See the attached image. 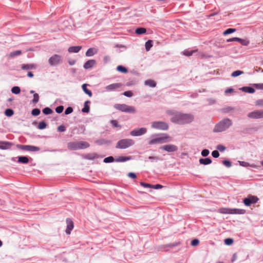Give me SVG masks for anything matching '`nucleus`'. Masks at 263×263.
Here are the masks:
<instances>
[{"mask_svg":"<svg viewBox=\"0 0 263 263\" xmlns=\"http://www.w3.org/2000/svg\"><path fill=\"white\" fill-rule=\"evenodd\" d=\"M193 119L194 117L192 115L178 112L174 115L171 121L177 124H183L190 123Z\"/></svg>","mask_w":263,"mask_h":263,"instance_id":"obj_1","label":"nucleus"},{"mask_svg":"<svg viewBox=\"0 0 263 263\" xmlns=\"http://www.w3.org/2000/svg\"><path fill=\"white\" fill-rule=\"evenodd\" d=\"M232 124V122L230 119H224L215 125L213 132L215 133L222 132L231 126Z\"/></svg>","mask_w":263,"mask_h":263,"instance_id":"obj_2","label":"nucleus"},{"mask_svg":"<svg viewBox=\"0 0 263 263\" xmlns=\"http://www.w3.org/2000/svg\"><path fill=\"white\" fill-rule=\"evenodd\" d=\"M134 144V141L130 139H124L119 140L116 144V148L119 149L127 148Z\"/></svg>","mask_w":263,"mask_h":263,"instance_id":"obj_3","label":"nucleus"},{"mask_svg":"<svg viewBox=\"0 0 263 263\" xmlns=\"http://www.w3.org/2000/svg\"><path fill=\"white\" fill-rule=\"evenodd\" d=\"M114 107L122 112L128 113H135L136 112V109L134 106H128L125 104H117L114 105Z\"/></svg>","mask_w":263,"mask_h":263,"instance_id":"obj_4","label":"nucleus"},{"mask_svg":"<svg viewBox=\"0 0 263 263\" xmlns=\"http://www.w3.org/2000/svg\"><path fill=\"white\" fill-rule=\"evenodd\" d=\"M172 140V138L168 136L167 135L164 134L163 136L160 137H158L155 139H153L149 141L148 144L150 145L153 144H157L159 143H162L164 142H166L170 141Z\"/></svg>","mask_w":263,"mask_h":263,"instance_id":"obj_5","label":"nucleus"},{"mask_svg":"<svg viewBox=\"0 0 263 263\" xmlns=\"http://www.w3.org/2000/svg\"><path fill=\"white\" fill-rule=\"evenodd\" d=\"M219 212L222 214H243L245 211L237 209L222 208L219 210Z\"/></svg>","mask_w":263,"mask_h":263,"instance_id":"obj_6","label":"nucleus"},{"mask_svg":"<svg viewBox=\"0 0 263 263\" xmlns=\"http://www.w3.org/2000/svg\"><path fill=\"white\" fill-rule=\"evenodd\" d=\"M152 127L160 130H167L168 128V125L163 121H156L152 123Z\"/></svg>","mask_w":263,"mask_h":263,"instance_id":"obj_7","label":"nucleus"},{"mask_svg":"<svg viewBox=\"0 0 263 263\" xmlns=\"http://www.w3.org/2000/svg\"><path fill=\"white\" fill-rule=\"evenodd\" d=\"M62 57L58 54H54L51 56L48 60V62L51 66H56L62 62Z\"/></svg>","mask_w":263,"mask_h":263,"instance_id":"obj_8","label":"nucleus"},{"mask_svg":"<svg viewBox=\"0 0 263 263\" xmlns=\"http://www.w3.org/2000/svg\"><path fill=\"white\" fill-rule=\"evenodd\" d=\"M17 147L22 150L27 151H29V152H37L40 150V147L35 146H32V145L18 144L17 145Z\"/></svg>","mask_w":263,"mask_h":263,"instance_id":"obj_9","label":"nucleus"},{"mask_svg":"<svg viewBox=\"0 0 263 263\" xmlns=\"http://www.w3.org/2000/svg\"><path fill=\"white\" fill-rule=\"evenodd\" d=\"M258 200V198L257 197L249 195L247 198H246L243 199V202L246 206H250L251 204L256 203Z\"/></svg>","mask_w":263,"mask_h":263,"instance_id":"obj_10","label":"nucleus"},{"mask_svg":"<svg viewBox=\"0 0 263 263\" xmlns=\"http://www.w3.org/2000/svg\"><path fill=\"white\" fill-rule=\"evenodd\" d=\"M248 117L251 119L263 118V109L256 110L248 114Z\"/></svg>","mask_w":263,"mask_h":263,"instance_id":"obj_11","label":"nucleus"},{"mask_svg":"<svg viewBox=\"0 0 263 263\" xmlns=\"http://www.w3.org/2000/svg\"><path fill=\"white\" fill-rule=\"evenodd\" d=\"M146 132L147 129L146 128L142 127L131 131L130 134L133 136H139L144 135Z\"/></svg>","mask_w":263,"mask_h":263,"instance_id":"obj_12","label":"nucleus"},{"mask_svg":"<svg viewBox=\"0 0 263 263\" xmlns=\"http://www.w3.org/2000/svg\"><path fill=\"white\" fill-rule=\"evenodd\" d=\"M161 149L164 150L168 152H173L177 150V147L173 144H168L162 146L160 147Z\"/></svg>","mask_w":263,"mask_h":263,"instance_id":"obj_13","label":"nucleus"},{"mask_svg":"<svg viewBox=\"0 0 263 263\" xmlns=\"http://www.w3.org/2000/svg\"><path fill=\"white\" fill-rule=\"evenodd\" d=\"M66 223L67 228L65 232L67 234H70L71 233V231L73 229V222L71 219L67 218L66 219Z\"/></svg>","mask_w":263,"mask_h":263,"instance_id":"obj_14","label":"nucleus"},{"mask_svg":"<svg viewBox=\"0 0 263 263\" xmlns=\"http://www.w3.org/2000/svg\"><path fill=\"white\" fill-rule=\"evenodd\" d=\"M121 86L122 84L121 83H114L107 86L105 89L108 91H113L119 89Z\"/></svg>","mask_w":263,"mask_h":263,"instance_id":"obj_15","label":"nucleus"},{"mask_svg":"<svg viewBox=\"0 0 263 263\" xmlns=\"http://www.w3.org/2000/svg\"><path fill=\"white\" fill-rule=\"evenodd\" d=\"M96 64V61L95 60H90L85 63L84 68L85 69H89L93 67Z\"/></svg>","mask_w":263,"mask_h":263,"instance_id":"obj_16","label":"nucleus"},{"mask_svg":"<svg viewBox=\"0 0 263 263\" xmlns=\"http://www.w3.org/2000/svg\"><path fill=\"white\" fill-rule=\"evenodd\" d=\"M68 148L70 150L80 149L78 142H70L68 143Z\"/></svg>","mask_w":263,"mask_h":263,"instance_id":"obj_17","label":"nucleus"},{"mask_svg":"<svg viewBox=\"0 0 263 263\" xmlns=\"http://www.w3.org/2000/svg\"><path fill=\"white\" fill-rule=\"evenodd\" d=\"M12 143L7 141H0V149H7L11 147Z\"/></svg>","mask_w":263,"mask_h":263,"instance_id":"obj_18","label":"nucleus"},{"mask_svg":"<svg viewBox=\"0 0 263 263\" xmlns=\"http://www.w3.org/2000/svg\"><path fill=\"white\" fill-rule=\"evenodd\" d=\"M98 50L95 48H90L86 52L85 55L86 57H91L96 54Z\"/></svg>","mask_w":263,"mask_h":263,"instance_id":"obj_19","label":"nucleus"},{"mask_svg":"<svg viewBox=\"0 0 263 263\" xmlns=\"http://www.w3.org/2000/svg\"><path fill=\"white\" fill-rule=\"evenodd\" d=\"M81 48L82 47L80 46H71L68 48V51L69 52L77 53L81 49Z\"/></svg>","mask_w":263,"mask_h":263,"instance_id":"obj_20","label":"nucleus"},{"mask_svg":"<svg viewBox=\"0 0 263 263\" xmlns=\"http://www.w3.org/2000/svg\"><path fill=\"white\" fill-rule=\"evenodd\" d=\"M199 163L201 164L208 165L212 163V160L209 158H200L199 159Z\"/></svg>","mask_w":263,"mask_h":263,"instance_id":"obj_21","label":"nucleus"},{"mask_svg":"<svg viewBox=\"0 0 263 263\" xmlns=\"http://www.w3.org/2000/svg\"><path fill=\"white\" fill-rule=\"evenodd\" d=\"M17 162L21 163L26 164L29 162V159L26 156H20L18 157Z\"/></svg>","mask_w":263,"mask_h":263,"instance_id":"obj_22","label":"nucleus"},{"mask_svg":"<svg viewBox=\"0 0 263 263\" xmlns=\"http://www.w3.org/2000/svg\"><path fill=\"white\" fill-rule=\"evenodd\" d=\"M90 103V101H85V102L84 103V107L82 109V112L86 113H88L89 112L90 107L88 104Z\"/></svg>","mask_w":263,"mask_h":263,"instance_id":"obj_23","label":"nucleus"},{"mask_svg":"<svg viewBox=\"0 0 263 263\" xmlns=\"http://www.w3.org/2000/svg\"><path fill=\"white\" fill-rule=\"evenodd\" d=\"M87 84H84L82 85V87L83 90L85 92V93L88 95L89 96V97H91L92 95V92L90 90H89L87 88Z\"/></svg>","mask_w":263,"mask_h":263,"instance_id":"obj_24","label":"nucleus"},{"mask_svg":"<svg viewBox=\"0 0 263 263\" xmlns=\"http://www.w3.org/2000/svg\"><path fill=\"white\" fill-rule=\"evenodd\" d=\"M78 143H79V146L80 147V149L86 148L89 146V144L88 143H87V142L81 141V142H78Z\"/></svg>","mask_w":263,"mask_h":263,"instance_id":"obj_25","label":"nucleus"},{"mask_svg":"<svg viewBox=\"0 0 263 263\" xmlns=\"http://www.w3.org/2000/svg\"><path fill=\"white\" fill-rule=\"evenodd\" d=\"M131 159L130 157L120 156L116 159L117 162H124L129 160Z\"/></svg>","mask_w":263,"mask_h":263,"instance_id":"obj_26","label":"nucleus"},{"mask_svg":"<svg viewBox=\"0 0 263 263\" xmlns=\"http://www.w3.org/2000/svg\"><path fill=\"white\" fill-rule=\"evenodd\" d=\"M22 54V51L21 50H16L10 53L8 55L9 58H13L15 56L20 55Z\"/></svg>","mask_w":263,"mask_h":263,"instance_id":"obj_27","label":"nucleus"},{"mask_svg":"<svg viewBox=\"0 0 263 263\" xmlns=\"http://www.w3.org/2000/svg\"><path fill=\"white\" fill-rule=\"evenodd\" d=\"M35 66L34 64H25L22 65V68L24 70L34 69Z\"/></svg>","mask_w":263,"mask_h":263,"instance_id":"obj_28","label":"nucleus"},{"mask_svg":"<svg viewBox=\"0 0 263 263\" xmlns=\"http://www.w3.org/2000/svg\"><path fill=\"white\" fill-rule=\"evenodd\" d=\"M145 84L151 87H155L156 85L155 82L152 80H149L145 82Z\"/></svg>","mask_w":263,"mask_h":263,"instance_id":"obj_29","label":"nucleus"},{"mask_svg":"<svg viewBox=\"0 0 263 263\" xmlns=\"http://www.w3.org/2000/svg\"><path fill=\"white\" fill-rule=\"evenodd\" d=\"M242 90L247 92L253 93L255 92V89L251 87H244L242 88Z\"/></svg>","mask_w":263,"mask_h":263,"instance_id":"obj_30","label":"nucleus"},{"mask_svg":"<svg viewBox=\"0 0 263 263\" xmlns=\"http://www.w3.org/2000/svg\"><path fill=\"white\" fill-rule=\"evenodd\" d=\"M153 41L152 40H148L145 43V49L147 51H149L151 49V48L152 47Z\"/></svg>","mask_w":263,"mask_h":263,"instance_id":"obj_31","label":"nucleus"},{"mask_svg":"<svg viewBox=\"0 0 263 263\" xmlns=\"http://www.w3.org/2000/svg\"><path fill=\"white\" fill-rule=\"evenodd\" d=\"M197 51V50H193L191 51L189 50H184L183 52V54L185 56H191L194 53L196 52Z\"/></svg>","mask_w":263,"mask_h":263,"instance_id":"obj_32","label":"nucleus"},{"mask_svg":"<svg viewBox=\"0 0 263 263\" xmlns=\"http://www.w3.org/2000/svg\"><path fill=\"white\" fill-rule=\"evenodd\" d=\"M117 70L118 71H120L122 73H126L127 72V69L122 66H121V65H119V66H118L117 67Z\"/></svg>","mask_w":263,"mask_h":263,"instance_id":"obj_33","label":"nucleus"},{"mask_svg":"<svg viewBox=\"0 0 263 263\" xmlns=\"http://www.w3.org/2000/svg\"><path fill=\"white\" fill-rule=\"evenodd\" d=\"M146 31V29L144 28H138L136 30L135 32L138 34H141L145 33Z\"/></svg>","mask_w":263,"mask_h":263,"instance_id":"obj_34","label":"nucleus"},{"mask_svg":"<svg viewBox=\"0 0 263 263\" xmlns=\"http://www.w3.org/2000/svg\"><path fill=\"white\" fill-rule=\"evenodd\" d=\"M14 114V111L11 109H7L5 111V115L7 117H11Z\"/></svg>","mask_w":263,"mask_h":263,"instance_id":"obj_35","label":"nucleus"},{"mask_svg":"<svg viewBox=\"0 0 263 263\" xmlns=\"http://www.w3.org/2000/svg\"><path fill=\"white\" fill-rule=\"evenodd\" d=\"M11 91L14 94H18L21 91V89L19 87L14 86L11 89Z\"/></svg>","mask_w":263,"mask_h":263,"instance_id":"obj_36","label":"nucleus"},{"mask_svg":"<svg viewBox=\"0 0 263 263\" xmlns=\"http://www.w3.org/2000/svg\"><path fill=\"white\" fill-rule=\"evenodd\" d=\"M53 112L52 110L49 107H45L43 109V112L45 115H49L52 114Z\"/></svg>","mask_w":263,"mask_h":263,"instance_id":"obj_37","label":"nucleus"},{"mask_svg":"<svg viewBox=\"0 0 263 263\" xmlns=\"http://www.w3.org/2000/svg\"><path fill=\"white\" fill-rule=\"evenodd\" d=\"M47 124L44 121L40 122L38 125V128L40 129H43L46 127Z\"/></svg>","mask_w":263,"mask_h":263,"instance_id":"obj_38","label":"nucleus"},{"mask_svg":"<svg viewBox=\"0 0 263 263\" xmlns=\"http://www.w3.org/2000/svg\"><path fill=\"white\" fill-rule=\"evenodd\" d=\"M243 73V72L242 71L240 70H236L232 72L231 74L232 77H236L237 76H239V75Z\"/></svg>","mask_w":263,"mask_h":263,"instance_id":"obj_39","label":"nucleus"},{"mask_svg":"<svg viewBox=\"0 0 263 263\" xmlns=\"http://www.w3.org/2000/svg\"><path fill=\"white\" fill-rule=\"evenodd\" d=\"M40 112V110L38 108H34L31 111L32 115L35 116L39 115Z\"/></svg>","mask_w":263,"mask_h":263,"instance_id":"obj_40","label":"nucleus"},{"mask_svg":"<svg viewBox=\"0 0 263 263\" xmlns=\"http://www.w3.org/2000/svg\"><path fill=\"white\" fill-rule=\"evenodd\" d=\"M114 161V158L112 156H109L108 157L105 158L103 161L105 163H109L112 162Z\"/></svg>","mask_w":263,"mask_h":263,"instance_id":"obj_41","label":"nucleus"},{"mask_svg":"<svg viewBox=\"0 0 263 263\" xmlns=\"http://www.w3.org/2000/svg\"><path fill=\"white\" fill-rule=\"evenodd\" d=\"M239 43L243 46H248L250 43L249 41L242 39H240Z\"/></svg>","mask_w":263,"mask_h":263,"instance_id":"obj_42","label":"nucleus"},{"mask_svg":"<svg viewBox=\"0 0 263 263\" xmlns=\"http://www.w3.org/2000/svg\"><path fill=\"white\" fill-rule=\"evenodd\" d=\"M235 31H236V29H235L229 28V29H227L223 32V34L226 35V34H230V33H233V32H234Z\"/></svg>","mask_w":263,"mask_h":263,"instance_id":"obj_43","label":"nucleus"},{"mask_svg":"<svg viewBox=\"0 0 263 263\" xmlns=\"http://www.w3.org/2000/svg\"><path fill=\"white\" fill-rule=\"evenodd\" d=\"M39 100V96L37 93H35L33 95V99L32 100V102L34 103H36Z\"/></svg>","mask_w":263,"mask_h":263,"instance_id":"obj_44","label":"nucleus"},{"mask_svg":"<svg viewBox=\"0 0 263 263\" xmlns=\"http://www.w3.org/2000/svg\"><path fill=\"white\" fill-rule=\"evenodd\" d=\"M63 109L64 107L63 106H59L55 108V111L58 114H60L63 112Z\"/></svg>","mask_w":263,"mask_h":263,"instance_id":"obj_45","label":"nucleus"},{"mask_svg":"<svg viewBox=\"0 0 263 263\" xmlns=\"http://www.w3.org/2000/svg\"><path fill=\"white\" fill-rule=\"evenodd\" d=\"M224 243L227 245H231L233 243V240L232 238H227L224 240Z\"/></svg>","mask_w":263,"mask_h":263,"instance_id":"obj_46","label":"nucleus"},{"mask_svg":"<svg viewBox=\"0 0 263 263\" xmlns=\"http://www.w3.org/2000/svg\"><path fill=\"white\" fill-rule=\"evenodd\" d=\"M209 151L207 149H204L201 152V155L203 157H206L209 154Z\"/></svg>","mask_w":263,"mask_h":263,"instance_id":"obj_47","label":"nucleus"},{"mask_svg":"<svg viewBox=\"0 0 263 263\" xmlns=\"http://www.w3.org/2000/svg\"><path fill=\"white\" fill-rule=\"evenodd\" d=\"M73 111V109L71 107H67L65 111V115H68L71 114Z\"/></svg>","mask_w":263,"mask_h":263,"instance_id":"obj_48","label":"nucleus"},{"mask_svg":"<svg viewBox=\"0 0 263 263\" xmlns=\"http://www.w3.org/2000/svg\"><path fill=\"white\" fill-rule=\"evenodd\" d=\"M254 87L258 89H263V83L255 84Z\"/></svg>","mask_w":263,"mask_h":263,"instance_id":"obj_49","label":"nucleus"},{"mask_svg":"<svg viewBox=\"0 0 263 263\" xmlns=\"http://www.w3.org/2000/svg\"><path fill=\"white\" fill-rule=\"evenodd\" d=\"M111 124L115 127H120V125L118 124V122L116 120H111Z\"/></svg>","mask_w":263,"mask_h":263,"instance_id":"obj_50","label":"nucleus"},{"mask_svg":"<svg viewBox=\"0 0 263 263\" xmlns=\"http://www.w3.org/2000/svg\"><path fill=\"white\" fill-rule=\"evenodd\" d=\"M212 155L214 158H218L219 156V153L218 151H214L212 153Z\"/></svg>","mask_w":263,"mask_h":263,"instance_id":"obj_51","label":"nucleus"},{"mask_svg":"<svg viewBox=\"0 0 263 263\" xmlns=\"http://www.w3.org/2000/svg\"><path fill=\"white\" fill-rule=\"evenodd\" d=\"M199 241L198 239H193L191 241V245L193 246H196L199 244Z\"/></svg>","mask_w":263,"mask_h":263,"instance_id":"obj_52","label":"nucleus"},{"mask_svg":"<svg viewBox=\"0 0 263 263\" xmlns=\"http://www.w3.org/2000/svg\"><path fill=\"white\" fill-rule=\"evenodd\" d=\"M123 95L125 96H126V97H131L133 96V93L132 91H125L124 93H123Z\"/></svg>","mask_w":263,"mask_h":263,"instance_id":"obj_53","label":"nucleus"},{"mask_svg":"<svg viewBox=\"0 0 263 263\" xmlns=\"http://www.w3.org/2000/svg\"><path fill=\"white\" fill-rule=\"evenodd\" d=\"M140 185L144 187H150L152 188V184L149 183H144L143 182H140Z\"/></svg>","mask_w":263,"mask_h":263,"instance_id":"obj_54","label":"nucleus"},{"mask_svg":"<svg viewBox=\"0 0 263 263\" xmlns=\"http://www.w3.org/2000/svg\"><path fill=\"white\" fill-rule=\"evenodd\" d=\"M222 163L228 167H229L231 166V162L228 160H223Z\"/></svg>","mask_w":263,"mask_h":263,"instance_id":"obj_55","label":"nucleus"},{"mask_svg":"<svg viewBox=\"0 0 263 263\" xmlns=\"http://www.w3.org/2000/svg\"><path fill=\"white\" fill-rule=\"evenodd\" d=\"M217 149L220 152H223L226 149V147L222 145H218L217 146Z\"/></svg>","mask_w":263,"mask_h":263,"instance_id":"obj_56","label":"nucleus"},{"mask_svg":"<svg viewBox=\"0 0 263 263\" xmlns=\"http://www.w3.org/2000/svg\"><path fill=\"white\" fill-rule=\"evenodd\" d=\"M58 130L59 132H63L64 131H65L66 130V127L64 125H60L58 127Z\"/></svg>","mask_w":263,"mask_h":263,"instance_id":"obj_57","label":"nucleus"},{"mask_svg":"<svg viewBox=\"0 0 263 263\" xmlns=\"http://www.w3.org/2000/svg\"><path fill=\"white\" fill-rule=\"evenodd\" d=\"M163 187V186L160 184H155V185H152V188L154 189H162Z\"/></svg>","mask_w":263,"mask_h":263,"instance_id":"obj_58","label":"nucleus"},{"mask_svg":"<svg viewBox=\"0 0 263 263\" xmlns=\"http://www.w3.org/2000/svg\"><path fill=\"white\" fill-rule=\"evenodd\" d=\"M96 155L95 154H88L86 155V157L89 159H93Z\"/></svg>","mask_w":263,"mask_h":263,"instance_id":"obj_59","label":"nucleus"},{"mask_svg":"<svg viewBox=\"0 0 263 263\" xmlns=\"http://www.w3.org/2000/svg\"><path fill=\"white\" fill-rule=\"evenodd\" d=\"M128 177H129V178H136V175L135 173H129L127 175Z\"/></svg>","mask_w":263,"mask_h":263,"instance_id":"obj_60","label":"nucleus"},{"mask_svg":"<svg viewBox=\"0 0 263 263\" xmlns=\"http://www.w3.org/2000/svg\"><path fill=\"white\" fill-rule=\"evenodd\" d=\"M256 105L258 106H262L263 105V100H260L256 101Z\"/></svg>","mask_w":263,"mask_h":263,"instance_id":"obj_61","label":"nucleus"},{"mask_svg":"<svg viewBox=\"0 0 263 263\" xmlns=\"http://www.w3.org/2000/svg\"><path fill=\"white\" fill-rule=\"evenodd\" d=\"M148 159L149 160H151V161H154V160H158V158L157 157H153V156H149L148 157Z\"/></svg>","mask_w":263,"mask_h":263,"instance_id":"obj_62","label":"nucleus"},{"mask_svg":"<svg viewBox=\"0 0 263 263\" xmlns=\"http://www.w3.org/2000/svg\"><path fill=\"white\" fill-rule=\"evenodd\" d=\"M237 255L236 253H235V254H233V257H232V258L231 259V261L232 262H233L235 260H236L237 259Z\"/></svg>","mask_w":263,"mask_h":263,"instance_id":"obj_63","label":"nucleus"},{"mask_svg":"<svg viewBox=\"0 0 263 263\" xmlns=\"http://www.w3.org/2000/svg\"><path fill=\"white\" fill-rule=\"evenodd\" d=\"M240 164L241 165L243 166H247L248 165V163L244 161L240 162Z\"/></svg>","mask_w":263,"mask_h":263,"instance_id":"obj_64","label":"nucleus"}]
</instances>
